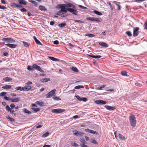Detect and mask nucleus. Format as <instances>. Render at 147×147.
Here are the masks:
<instances>
[{"instance_id": "1a4fd4ad", "label": "nucleus", "mask_w": 147, "mask_h": 147, "mask_svg": "<svg viewBox=\"0 0 147 147\" xmlns=\"http://www.w3.org/2000/svg\"><path fill=\"white\" fill-rule=\"evenodd\" d=\"M67 9L70 13L75 15H77L78 14V11L77 10H74L72 8H67Z\"/></svg>"}, {"instance_id": "de8ad7c7", "label": "nucleus", "mask_w": 147, "mask_h": 147, "mask_svg": "<svg viewBox=\"0 0 147 147\" xmlns=\"http://www.w3.org/2000/svg\"><path fill=\"white\" fill-rule=\"evenodd\" d=\"M23 43L25 47H27L29 45L27 42H25V41H23Z\"/></svg>"}, {"instance_id": "052dcab7", "label": "nucleus", "mask_w": 147, "mask_h": 147, "mask_svg": "<svg viewBox=\"0 0 147 147\" xmlns=\"http://www.w3.org/2000/svg\"><path fill=\"white\" fill-rule=\"evenodd\" d=\"M10 107L12 109H13L15 107V106L14 104H11L10 105Z\"/></svg>"}, {"instance_id": "6e6d98bb", "label": "nucleus", "mask_w": 147, "mask_h": 147, "mask_svg": "<svg viewBox=\"0 0 147 147\" xmlns=\"http://www.w3.org/2000/svg\"><path fill=\"white\" fill-rule=\"evenodd\" d=\"M14 5L18 7H23L22 6L20 5L16 4V3H14Z\"/></svg>"}, {"instance_id": "f704fd0d", "label": "nucleus", "mask_w": 147, "mask_h": 147, "mask_svg": "<svg viewBox=\"0 0 147 147\" xmlns=\"http://www.w3.org/2000/svg\"><path fill=\"white\" fill-rule=\"evenodd\" d=\"M84 86H83L79 85L75 86L74 88L76 89H79L81 88H84Z\"/></svg>"}, {"instance_id": "0e129e2a", "label": "nucleus", "mask_w": 147, "mask_h": 147, "mask_svg": "<svg viewBox=\"0 0 147 147\" xmlns=\"http://www.w3.org/2000/svg\"><path fill=\"white\" fill-rule=\"evenodd\" d=\"M20 10L22 12H25L26 11V9L24 8H23L22 9H20Z\"/></svg>"}, {"instance_id": "a19ab883", "label": "nucleus", "mask_w": 147, "mask_h": 147, "mask_svg": "<svg viewBox=\"0 0 147 147\" xmlns=\"http://www.w3.org/2000/svg\"><path fill=\"white\" fill-rule=\"evenodd\" d=\"M66 24L65 23H63L59 24L58 26L59 27H63L65 26Z\"/></svg>"}, {"instance_id": "aec40b11", "label": "nucleus", "mask_w": 147, "mask_h": 147, "mask_svg": "<svg viewBox=\"0 0 147 147\" xmlns=\"http://www.w3.org/2000/svg\"><path fill=\"white\" fill-rule=\"evenodd\" d=\"M33 38L34 39V40L35 42L37 44L41 45H42L40 42L36 38V36H33Z\"/></svg>"}, {"instance_id": "c03bdc74", "label": "nucleus", "mask_w": 147, "mask_h": 147, "mask_svg": "<svg viewBox=\"0 0 147 147\" xmlns=\"http://www.w3.org/2000/svg\"><path fill=\"white\" fill-rule=\"evenodd\" d=\"M74 21L75 22H78L79 24H82V23H83L84 22L83 21L80 20H74Z\"/></svg>"}, {"instance_id": "c85d7f7f", "label": "nucleus", "mask_w": 147, "mask_h": 147, "mask_svg": "<svg viewBox=\"0 0 147 147\" xmlns=\"http://www.w3.org/2000/svg\"><path fill=\"white\" fill-rule=\"evenodd\" d=\"M90 56L93 58H95V59H99L101 58L102 57L101 56L99 55H90Z\"/></svg>"}, {"instance_id": "412c9836", "label": "nucleus", "mask_w": 147, "mask_h": 147, "mask_svg": "<svg viewBox=\"0 0 147 147\" xmlns=\"http://www.w3.org/2000/svg\"><path fill=\"white\" fill-rule=\"evenodd\" d=\"M50 79L49 78H44L41 79L40 81L42 82H46L50 81Z\"/></svg>"}, {"instance_id": "13d9d810", "label": "nucleus", "mask_w": 147, "mask_h": 147, "mask_svg": "<svg viewBox=\"0 0 147 147\" xmlns=\"http://www.w3.org/2000/svg\"><path fill=\"white\" fill-rule=\"evenodd\" d=\"M4 98L6 100H10V98L9 97H7L6 96H5L4 97Z\"/></svg>"}, {"instance_id": "f3484780", "label": "nucleus", "mask_w": 147, "mask_h": 147, "mask_svg": "<svg viewBox=\"0 0 147 147\" xmlns=\"http://www.w3.org/2000/svg\"><path fill=\"white\" fill-rule=\"evenodd\" d=\"M66 4V7H71L72 8H75V6L73 5L71 3L67 2Z\"/></svg>"}, {"instance_id": "5fc2aeb1", "label": "nucleus", "mask_w": 147, "mask_h": 147, "mask_svg": "<svg viewBox=\"0 0 147 147\" xmlns=\"http://www.w3.org/2000/svg\"><path fill=\"white\" fill-rule=\"evenodd\" d=\"M7 119H9L10 121H14V119H13L10 117L9 116H7Z\"/></svg>"}, {"instance_id": "6e6552de", "label": "nucleus", "mask_w": 147, "mask_h": 147, "mask_svg": "<svg viewBox=\"0 0 147 147\" xmlns=\"http://www.w3.org/2000/svg\"><path fill=\"white\" fill-rule=\"evenodd\" d=\"M51 111L53 113H60L63 112L64 111V110L63 109H53Z\"/></svg>"}, {"instance_id": "79ce46f5", "label": "nucleus", "mask_w": 147, "mask_h": 147, "mask_svg": "<svg viewBox=\"0 0 147 147\" xmlns=\"http://www.w3.org/2000/svg\"><path fill=\"white\" fill-rule=\"evenodd\" d=\"M85 36L90 37H94L95 36L94 35L91 34H85Z\"/></svg>"}, {"instance_id": "603ef678", "label": "nucleus", "mask_w": 147, "mask_h": 147, "mask_svg": "<svg viewBox=\"0 0 147 147\" xmlns=\"http://www.w3.org/2000/svg\"><path fill=\"white\" fill-rule=\"evenodd\" d=\"M78 6L82 9H87V8L86 7H84V6H82L80 5H79Z\"/></svg>"}, {"instance_id": "9d476101", "label": "nucleus", "mask_w": 147, "mask_h": 147, "mask_svg": "<svg viewBox=\"0 0 147 147\" xmlns=\"http://www.w3.org/2000/svg\"><path fill=\"white\" fill-rule=\"evenodd\" d=\"M56 91V90L55 89H54L49 92L46 95V98H49L51 97L55 93Z\"/></svg>"}, {"instance_id": "774afa93", "label": "nucleus", "mask_w": 147, "mask_h": 147, "mask_svg": "<svg viewBox=\"0 0 147 147\" xmlns=\"http://www.w3.org/2000/svg\"><path fill=\"white\" fill-rule=\"evenodd\" d=\"M135 84L136 86L139 87H140L141 86V85L138 82L136 83Z\"/></svg>"}, {"instance_id": "ea45409f", "label": "nucleus", "mask_w": 147, "mask_h": 147, "mask_svg": "<svg viewBox=\"0 0 147 147\" xmlns=\"http://www.w3.org/2000/svg\"><path fill=\"white\" fill-rule=\"evenodd\" d=\"M49 132L48 131L47 132L42 135V137H46L47 136L49 135Z\"/></svg>"}, {"instance_id": "a878e982", "label": "nucleus", "mask_w": 147, "mask_h": 147, "mask_svg": "<svg viewBox=\"0 0 147 147\" xmlns=\"http://www.w3.org/2000/svg\"><path fill=\"white\" fill-rule=\"evenodd\" d=\"M3 88L5 89H8L11 88V86L10 85H5L2 87Z\"/></svg>"}, {"instance_id": "20e7f679", "label": "nucleus", "mask_w": 147, "mask_h": 147, "mask_svg": "<svg viewBox=\"0 0 147 147\" xmlns=\"http://www.w3.org/2000/svg\"><path fill=\"white\" fill-rule=\"evenodd\" d=\"M86 19L88 20L96 22H100V19L98 18L94 17H88L86 18Z\"/></svg>"}, {"instance_id": "49530a36", "label": "nucleus", "mask_w": 147, "mask_h": 147, "mask_svg": "<svg viewBox=\"0 0 147 147\" xmlns=\"http://www.w3.org/2000/svg\"><path fill=\"white\" fill-rule=\"evenodd\" d=\"M30 2H31L32 3L34 4L36 6H37L38 4L37 2L34 1H31Z\"/></svg>"}, {"instance_id": "c756f323", "label": "nucleus", "mask_w": 147, "mask_h": 147, "mask_svg": "<svg viewBox=\"0 0 147 147\" xmlns=\"http://www.w3.org/2000/svg\"><path fill=\"white\" fill-rule=\"evenodd\" d=\"M93 12L94 13L99 16H101L102 14L101 12H99L98 11L96 10H94L93 11Z\"/></svg>"}, {"instance_id": "4468645a", "label": "nucleus", "mask_w": 147, "mask_h": 147, "mask_svg": "<svg viewBox=\"0 0 147 147\" xmlns=\"http://www.w3.org/2000/svg\"><path fill=\"white\" fill-rule=\"evenodd\" d=\"M5 45L11 48H15L17 47V45H16L12 44L7 43L5 44Z\"/></svg>"}, {"instance_id": "b1692460", "label": "nucleus", "mask_w": 147, "mask_h": 147, "mask_svg": "<svg viewBox=\"0 0 147 147\" xmlns=\"http://www.w3.org/2000/svg\"><path fill=\"white\" fill-rule=\"evenodd\" d=\"M39 9L41 11H46L47 9L44 6L42 5H40L39 7Z\"/></svg>"}, {"instance_id": "ddd939ff", "label": "nucleus", "mask_w": 147, "mask_h": 147, "mask_svg": "<svg viewBox=\"0 0 147 147\" xmlns=\"http://www.w3.org/2000/svg\"><path fill=\"white\" fill-rule=\"evenodd\" d=\"M95 103L97 104L104 105L107 102H106L102 100H99L95 101Z\"/></svg>"}, {"instance_id": "39448f33", "label": "nucleus", "mask_w": 147, "mask_h": 147, "mask_svg": "<svg viewBox=\"0 0 147 147\" xmlns=\"http://www.w3.org/2000/svg\"><path fill=\"white\" fill-rule=\"evenodd\" d=\"M81 143L80 144V146L82 147H88L87 145H86L85 144H86L87 142L84 139H80Z\"/></svg>"}, {"instance_id": "0eeeda50", "label": "nucleus", "mask_w": 147, "mask_h": 147, "mask_svg": "<svg viewBox=\"0 0 147 147\" xmlns=\"http://www.w3.org/2000/svg\"><path fill=\"white\" fill-rule=\"evenodd\" d=\"M139 29V28L138 27L134 28L133 36L134 37H136L138 36L139 34L138 31Z\"/></svg>"}, {"instance_id": "8fccbe9b", "label": "nucleus", "mask_w": 147, "mask_h": 147, "mask_svg": "<svg viewBox=\"0 0 147 147\" xmlns=\"http://www.w3.org/2000/svg\"><path fill=\"white\" fill-rule=\"evenodd\" d=\"M126 33L129 36H132V34L130 31H127L126 32Z\"/></svg>"}, {"instance_id": "e433bc0d", "label": "nucleus", "mask_w": 147, "mask_h": 147, "mask_svg": "<svg viewBox=\"0 0 147 147\" xmlns=\"http://www.w3.org/2000/svg\"><path fill=\"white\" fill-rule=\"evenodd\" d=\"M31 109L33 110L34 111L36 112H38L40 111V109L39 108H32Z\"/></svg>"}, {"instance_id": "393cba45", "label": "nucleus", "mask_w": 147, "mask_h": 147, "mask_svg": "<svg viewBox=\"0 0 147 147\" xmlns=\"http://www.w3.org/2000/svg\"><path fill=\"white\" fill-rule=\"evenodd\" d=\"M119 137L121 140H125L126 139L121 134L119 135Z\"/></svg>"}, {"instance_id": "f03ea898", "label": "nucleus", "mask_w": 147, "mask_h": 147, "mask_svg": "<svg viewBox=\"0 0 147 147\" xmlns=\"http://www.w3.org/2000/svg\"><path fill=\"white\" fill-rule=\"evenodd\" d=\"M67 10L65 9H61L59 11L57 12L56 13V15L58 16H60L61 17H65L67 15L65 14L67 12Z\"/></svg>"}, {"instance_id": "a211bd4d", "label": "nucleus", "mask_w": 147, "mask_h": 147, "mask_svg": "<svg viewBox=\"0 0 147 147\" xmlns=\"http://www.w3.org/2000/svg\"><path fill=\"white\" fill-rule=\"evenodd\" d=\"M99 44L102 47H104L107 48V47L109 46V45H107L106 43L103 42H100L99 43Z\"/></svg>"}, {"instance_id": "a18cd8bd", "label": "nucleus", "mask_w": 147, "mask_h": 147, "mask_svg": "<svg viewBox=\"0 0 147 147\" xmlns=\"http://www.w3.org/2000/svg\"><path fill=\"white\" fill-rule=\"evenodd\" d=\"M75 96L76 97V98L79 101H81L82 100V98L80 97L79 95H76Z\"/></svg>"}, {"instance_id": "cd10ccee", "label": "nucleus", "mask_w": 147, "mask_h": 147, "mask_svg": "<svg viewBox=\"0 0 147 147\" xmlns=\"http://www.w3.org/2000/svg\"><path fill=\"white\" fill-rule=\"evenodd\" d=\"M3 80H4L5 82H8L11 81L12 79L8 77H5L3 78Z\"/></svg>"}, {"instance_id": "58836bf2", "label": "nucleus", "mask_w": 147, "mask_h": 147, "mask_svg": "<svg viewBox=\"0 0 147 147\" xmlns=\"http://www.w3.org/2000/svg\"><path fill=\"white\" fill-rule=\"evenodd\" d=\"M16 89L17 90H20L21 91H22V90H24L23 88V87H21L20 86H18L17 87H16Z\"/></svg>"}, {"instance_id": "2eb2a0df", "label": "nucleus", "mask_w": 147, "mask_h": 147, "mask_svg": "<svg viewBox=\"0 0 147 147\" xmlns=\"http://www.w3.org/2000/svg\"><path fill=\"white\" fill-rule=\"evenodd\" d=\"M57 8H60L61 9H66L65 8L66 7V4H60L58 5L56 7Z\"/></svg>"}, {"instance_id": "473e14b6", "label": "nucleus", "mask_w": 147, "mask_h": 147, "mask_svg": "<svg viewBox=\"0 0 147 147\" xmlns=\"http://www.w3.org/2000/svg\"><path fill=\"white\" fill-rule=\"evenodd\" d=\"M71 69L73 71H74L76 72H78V69L76 67H72L71 68Z\"/></svg>"}, {"instance_id": "e2e57ef3", "label": "nucleus", "mask_w": 147, "mask_h": 147, "mask_svg": "<svg viewBox=\"0 0 147 147\" xmlns=\"http://www.w3.org/2000/svg\"><path fill=\"white\" fill-rule=\"evenodd\" d=\"M144 28L147 30V21L145 22L144 24Z\"/></svg>"}, {"instance_id": "c9c22d12", "label": "nucleus", "mask_w": 147, "mask_h": 147, "mask_svg": "<svg viewBox=\"0 0 147 147\" xmlns=\"http://www.w3.org/2000/svg\"><path fill=\"white\" fill-rule=\"evenodd\" d=\"M114 3L117 6V10H119L120 9V6L116 1H114Z\"/></svg>"}, {"instance_id": "69168bd1", "label": "nucleus", "mask_w": 147, "mask_h": 147, "mask_svg": "<svg viewBox=\"0 0 147 147\" xmlns=\"http://www.w3.org/2000/svg\"><path fill=\"white\" fill-rule=\"evenodd\" d=\"M42 125H38V126H36V128H37V129L40 128L41 127H42Z\"/></svg>"}, {"instance_id": "4c0bfd02", "label": "nucleus", "mask_w": 147, "mask_h": 147, "mask_svg": "<svg viewBox=\"0 0 147 147\" xmlns=\"http://www.w3.org/2000/svg\"><path fill=\"white\" fill-rule=\"evenodd\" d=\"M49 58H50L51 60L53 61H57V59L53 57H51L50 56L48 57Z\"/></svg>"}, {"instance_id": "bf43d9fd", "label": "nucleus", "mask_w": 147, "mask_h": 147, "mask_svg": "<svg viewBox=\"0 0 147 147\" xmlns=\"http://www.w3.org/2000/svg\"><path fill=\"white\" fill-rule=\"evenodd\" d=\"M73 133L75 135L77 136V134L78 133V131L76 130L74 131L73 132Z\"/></svg>"}, {"instance_id": "bb28decb", "label": "nucleus", "mask_w": 147, "mask_h": 147, "mask_svg": "<svg viewBox=\"0 0 147 147\" xmlns=\"http://www.w3.org/2000/svg\"><path fill=\"white\" fill-rule=\"evenodd\" d=\"M18 2L20 4H23L24 5H26V3L24 0H18Z\"/></svg>"}, {"instance_id": "37998d69", "label": "nucleus", "mask_w": 147, "mask_h": 147, "mask_svg": "<svg viewBox=\"0 0 147 147\" xmlns=\"http://www.w3.org/2000/svg\"><path fill=\"white\" fill-rule=\"evenodd\" d=\"M121 74L123 76H127V72L126 71H121Z\"/></svg>"}, {"instance_id": "72a5a7b5", "label": "nucleus", "mask_w": 147, "mask_h": 147, "mask_svg": "<svg viewBox=\"0 0 147 147\" xmlns=\"http://www.w3.org/2000/svg\"><path fill=\"white\" fill-rule=\"evenodd\" d=\"M36 103L40 106H42L43 105V102H42L36 101Z\"/></svg>"}, {"instance_id": "9b49d317", "label": "nucleus", "mask_w": 147, "mask_h": 147, "mask_svg": "<svg viewBox=\"0 0 147 147\" xmlns=\"http://www.w3.org/2000/svg\"><path fill=\"white\" fill-rule=\"evenodd\" d=\"M85 131L86 132H88L90 133L95 134L96 135H98V133L97 132L92 130L90 129H85Z\"/></svg>"}, {"instance_id": "7ed1b4c3", "label": "nucleus", "mask_w": 147, "mask_h": 147, "mask_svg": "<svg viewBox=\"0 0 147 147\" xmlns=\"http://www.w3.org/2000/svg\"><path fill=\"white\" fill-rule=\"evenodd\" d=\"M2 40L7 43H14L15 42L14 40L11 38H4L2 39Z\"/></svg>"}, {"instance_id": "3c124183", "label": "nucleus", "mask_w": 147, "mask_h": 147, "mask_svg": "<svg viewBox=\"0 0 147 147\" xmlns=\"http://www.w3.org/2000/svg\"><path fill=\"white\" fill-rule=\"evenodd\" d=\"M53 99L55 100H60L61 99L59 97L57 96L54 97H53Z\"/></svg>"}, {"instance_id": "423d86ee", "label": "nucleus", "mask_w": 147, "mask_h": 147, "mask_svg": "<svg viewBox=\"0 0 147 147\" xmlns=\"http://www.w3.org/2000/svg\"><path fill=\"white\" fill-rule=\"evenodd\" d=\"M33 67L34 68L36 69L37 70L40 71L42 72H43V70L40 67L36 64H33Z\"/></svg>"}, {"instance_id": "680f3d73", "label": "nucleus", "mask_w": 147, "mask_h": 147, "mask_svg": "<svg viewBox=\"0 0 147 147\" xmlns=\"http://www.w3.org/2000/svg\"><path fill=\"white\" fill-rule=\"evenodd\" d=\"M82 100L84 102H86L87 100V99L85 97H82Z\"/></svg>"}, {"instance_id": "dca6fc26", "label": "nucleus", "mask_w": 147, "mask_h": 147, "mask_svg": "<svg viewBox=\"0 0 147 147\" xmlns=\"http://www.w3.org/2000/svg\"><path fill=\"white\" fill-rule=\"evenodd\" d=\"M105 107L109 111L113 110L115 109V107H111L108 105H105Z\"/></svg>"}, {"instance_id": "09e8293b", "label": "nucleus", "mask_w": 147, "mask_h": 147, "mask_svg": "<svg viewBox=\"0 0 147 147\" xmlns=\"http://www.w3.org/2000/svg\"><path fill=\"white\" fill-rule=\"evenodd\" d=\"M84 134V133L81 132L79 131H78V133L77 134V136H82Z\"/></svg>"}, {"instance_id": "864d4df0", "label": "nucleus", "mask_w": 147, "mask_h": 147, "mask_svg": "<svg viewBox=\"0 0 147 147\" xmlns=\"http://www.w3.org/2000/svg\"><path fill=\"white\" fill-rule=\"evenodd\" d=\"M71 144L72 146H74L75 147H78L79 146L75 142L73 143H71Z\"/></svg>"}, {"instance_id": "4be33fe9", "label": "nucleus", "mask_w": 147, "mask_h": 147, "mask_svg": "<svg viewBox=\"0 0 147 147\" xmlns=\"http://www.w3.org/2000/svg\"><path fill=\"white\" fill-rule=\"evenodd\" d=\"M10 100L11 102H17L19 101V98H13L10 99Z\"/></svg>"}, {"instance_id": "5701e85b", "label": "nucleus", "mask_w": 147, "mask_h": 147, "mask_svg": "<svg viewBox=\"0 0 147 147\" xmlns=\"http://www.w3.org/2000/svg\"><path fill=\"white\" fill-rule=\"evenodd\" d=\"M22 111L24 113H27L28 114H30L31 113V112L30 111L25 108L23 109Z\"/></svg>"}, {"instance_id": "6ab92c4d", "label": "nucleus", "mask_w": 147, "mask_h": 147, "mask_svg": "<svg viewBox=\"0 0 147 147\" xmlns=\"http://www.w3.org/2000/svg\"><path fill=\"white\" fill-rule=\"evenodd\" d=\"M31 88V87L30 86H25L24 87H23V90L25 91H28L30 90Z\"/></svg>"}, {"instance_id": "4d7b16f0", "label": "nucleus", "mask_w": 147, "mask_h": 147, "mask_svg": "<svg viewBox=\"0 0 147 147\" xmlns=\"http://www.w3.org/2000/svg\"><path fill=\"white\" fill-rule=\"evenodd\" d=\"M7 93L5 92H1L0 94V96H3L5 95Z\"/></svg>"}, {"instance_id": "f8f14e48", "label": "nucleus", "mask_w": 147, "mask_h": 147, "mask_svg": "<svg viewBox=\"0 0 147 147\" xmlns=\"http://www.w3.org/2000/svg\"><path fill=\"white\" fill-rule=\"evenodd\" d=\"M6 109L7 111L8 112H9L11 114H14V116H15L16 114L14 113L15 111L10 108L8 105H7L6 106Z\"/></svg>"}, {"instance_id": "338daca9", "label": "nucleus", "mask_w": 147, "mask_h": 147, "mask_svg": "<svg viewBox=\"0 0 147 147\" xmlns=\"http://www.w3.org/2000/svg\"><path fill=\"white\" fill-rule=\"evenodd\" d=\"M53 43L54 44L58 45L59 44V41L57 40H55L54 41Z\"/></svg>"}, {"instance_id": "f257e3e1", "label": "nucleus", "mask_w": 147, "mask_h": 147, "mask_svg": "<svg viewBox=\"0 0 147 147\" xmlns=\"http://www.w3.org/2000/svg\"><path fill=\"white\" fill-rule=\"evenodd\" d=\"M130 123L133 127H135L136 125V117L134 115L131 114L129 117Z\"/></svg>"}, {"instance_id": "2f4dec72", "label": "nucleus", "mask_w": 147, "mask_h": 147, "mask_svg": "<svg viewBox=\"0 0 147 147\" xmlns=\"http://www.w3.org/2000/svg\"><path fill=\"white\" fill-rule=\"evenodd\" d=\"M91 142L92 143L94 144H98L97 142L94 138L91 139Z\"/></svg>"}, {"instance_id": "7c9ffc66", "label": "nucleus", "mask_w": 147, "mask_h": 147, "mask_svg": "<svg viewBox=\"0 0 147 147\" xmlns=\"http://www.w3.org/2000/svg\"><path fill=\"white\" fill-rule=\"evenodd\" d=\"M33 68L34 67H33V64L32 65V66L29 65L27 66V69L29 70H34Z\"/></svg>"}]
</instances>
